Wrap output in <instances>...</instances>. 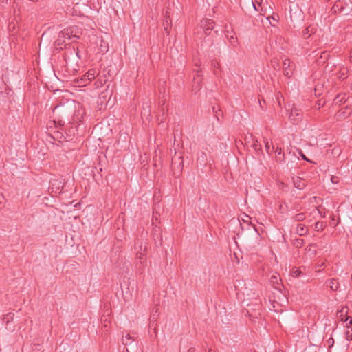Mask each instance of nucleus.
Here are the masks:
<instances>
[{
	"mask_svg": "<svg viewBox=\"0 0 352 352\" xmlns=\"http://www.w3.org/2000/svg\"><path fill=\"white\" fill-rule=\"evenodd\" d=\"M76 28L71 26L63 29L58 35L56 40L54 41V47L60 51L65 49L70 43H65L67 40H75L79 38V36L76 34Z\"/></svg>",
	"mask_w": 352,
	"mask_h": 352,
	"instance_id": "obj_1",
	"label": "nucleus"
},
{
	"mask_svg": "<svg viewBox=\"0 0 352 352\" xmlns=\"http://www.w3.org/2000/svg\"><path fill=\"white\" fill-rule=\"evenodd\" d=\"M64 59L67 65L69 63L76 65L80 60L78 48H76L73 45H69L66 47Z\"/></svg>",
	"mask_w": 352,
	"mask_h": 352,
	"instance_id": "obj_2",
	"label": "nucleus"
},
{
	"mask_svg": "<svg viewBox=\"0 0 352 352\" xmlns=\"http://www.w3.org/2000/svg\"><path fill=\"white\" fill-rule=\"evenodd\" d=\"M300 159L297 157L295 153H288V157H285V160L283 162L285 163V166L287 170L292 171L298 168V164Z\"/></svg>",
	"mask_w": 352,
	"mask_h": 352,
	"instance_id": "obj_3",
	"label": "nucleus"
},
{
	"mask_svg": "<svg viewBox=\"0 0 352 352\" xmlns=\"http://www.w3.org/2000/svg\"><path fill=\"white\" fill-rule=\"evenodd\" d=\"M303 113L300 109L294 108L292 109L289 119L294 124H298L302 120Z\"/></svg>",
	"mask_w": 352,
	"mask_h": 352,
	"instance_id": "obj_4",
	"label": "nucleus"
},
{
	"mask_svg": "<svg viewBox=\"0 0 352 352\" xmlns=\"http://www.w3.org/2000/svg\"><path fill=\"white\" fill-rule=\"evenodd\" d=\"M63 188L61 181L58 179H52L50 182L49 192L52 195L53 193H60Z\"/></svg>",
	"mask_w": 352,
	"mask_h": 352,
	"instance_id": "obj_5",
	"label": "nucleus"
},
{
	"mask_svg": "<svg viewBox=\"0 0 352 352\" xmlns=\"http://www.w3.org/2000/svg\"><path fill=\"white\" fill-rule=\"evenodd\" d=\"M352 113V109L346 106L344 108L340 109L336 114L335 115V118L337 121H341L347 118Z\"/></svg>",
	"mask_w": 352,
	"mask_h": 352,
	"instance_id": "obj_6",
	"label": "nucleus"
},
{
	"mask_svg": "<svg viewBox=\"0 0 352 352\" xmlns=\"http://www.w3.org/2000/svg\"><path fill=\"white\" fill-rule=\"evenodd\" d=\"M201 27L206 34H210V31L214 28V21L212 19H206L201 21Z\"/></svg>",
	"mask_w": 352,
	"mask_h": 352,
	"instance_id": "obj_7",
	"label": "nucleus"
},
{
	"mask_svg": "<svg viewBox=\"0 0 352 352\" xmlns=\"http://www.w3.org/2000/svg\"><path fill=\"white\" fill-rule=\"evenodd\" d=\"M346 3L342 1L337 0L331 8L332 13H342L344 12Z\"/></svg>",
	"mask_w": 352,
	"mask_h": 352,
	"instance_id": "obj_8",
	"label": "nucleus"
},
{
	"mask_svg": "<svg viewBox=\"0 0 352 352\" xmlns=\"http://www.w3.org/2000/svg\"><path fill=\"white\" fill-rule=\"evenodd\" d=\"M283 74L285 76L290 77L292 74V66L291 65L290 60L288 58H286L283 62Z\"/></svg>",
	"mask_w": 352,
	"mask_h": 352,
	"instance_id": "obj_9",
	"label": "nucleus"
},
{
	"mask_svg": "<svg viewBox=\"0 0 352 352\" xmlns=\"http://www.w3.org/2000/svg\"><path fill=\"white\" fill-rule=\"evenodd\" d=\"M135 250H136V252L138 251L139 252H147V243L146 241H144L142 239H138L135 241Z\"/></svg>",
	"mask_w": 352,
	"mask_h": 352,
	"instance_id": "obj_10",
	"label": "nucleus"
},
{
	"mask_svg": "<svg viewBox=\"0 0 352 352\" xmlns=\"http://www.w3.org/2000/svg\"><path fill=\"white\" fill-rule=\"evenodd\" d=\"M327 287H329L332 291H337L340 287L339 283L336 278L328 279L325 282Z\"/></svg>",
	"mask_w": 352,
	"mask_h": 352,
	"instance_id": "obj_11",
	"label": "nucleus"
},
{
	"mask_svg": "<svg viewBox=\"0 0 352 352\" xmlns=\"http://www.w3.org/2000/svg\"><path fill=\"white\" fill-rule=\"evenodd\" d=\"M96 71L95 69H89L81 78V80L86 83L87 81H90L96 77Z\"/></svg>",
	"mask_w": 352,
	"mask_h": 352,
	"instance_id": "obj_12",
	"label": "nucleus"
},
{
	"mask_svg": "<svg viewBox=\"0 0 352 352\" xmlns=\"http://www.w3.org/2000/svg\"><path fill=\"white\" fill-rule=\"evenodd\" d=\"M274 151L276 153V160L277 162L282 163L285 160V153L282 151L280 148L276 147Z\"/></svg>",
	"mask_w": 352,
	"mask_h": 352,
	"instance_id": "obj_13",
	"label": "nucleus"
},
{
	"mask_svg": "<svg viewBox=\"0 0 352 352\" xmlns=\"http://www.w3.org/2000/svg\"><path fill=\"white\" fill-rule=\"evenodd\" d=\"M293 182L294 187L298 189H303L306 186L303 179L300 177H293Z\"/></svg>",
	"mask_w": 352,
	"mask_h": 352,
	"instance_id": "obj_14",
	"label": "nucleus"
},
{
	"mask_svg": "<svg viewBox=\"0 0 352 352\" xmlns=\"http://www.w3.org/2000/svg\"><path fill=\"white\" fill-rule=\"evenodd\" d=\"M77 130L78 129L76 126H70L65 133L67 135L65 139L67 138V140H72L76 134Z\"/></svg>",
	"mask_w": 352,
	"mask_h": 352,
	"instance_id": "obj_15",
	"label": "nucleus"
},
{
	"mask_svg": "<svg viewBox=\"0 0 352 352\" xmlns=\"http://www.w3.org/2000/svg\"><path fill=\"white\" fill-rule=\"evenodd\" d=\"M159 316V308L157 307H153L150 316V323L152 324V326H153L155 322L157 321Z\"/></svg>",
	"mask_w": 352,
	"mask_h": 352,
	"instance_id": "obj_16",
	"label": "nucleus"
},
{
	"mask_svg": "<svg viewBox=\"0 0 352 352\" xmlns=\"http://www.w3.org/2000/svg\"><path fill=\"white\" fill-rule=\"evenodd\" d=\"M296 232L300 236H305L308 233V228L304 224H298Z\"/></svg>",
	"mask_w": 352,
	"mask_h": 352,
	"instance_id": "obj_17",
	"label": "nucleus"
},
{
	"mask_svg": "<svg viewBox=\"0 0 352 352\" xmlns=\"http://www.w3.org/2000/svg\"><path fill=\"white\" fill-rule=\"evenodd\" d=\"M171 23H172V21H171L170 18L168 16H166L164 20V22H163V25H164V31L166 32V33L167 34H169L170 30L171 28Z\"/></svg>",
	"mask_w": 352,
	"mask_h": 352,
	"instance_id": "obj_18",
	"label": "nucleus"
},
{
	"mask_svg": "<svg viewBox=\"0 0 352 352\" xmlns=\"http://www.w3.org/2000/svg\"><path fill=\"white\" fill-rule=\"evenodd\" d=\"M201 80L202 75L198 73L193 78V86L195 89H199L201 88Z\"/></svg>",
	"mask_w": 352,
	"mask_h": 352,
	"instance_id": "obj_19",
	"label": "nucleus"
},
{
	"mask_svg": "<svg viewBox=\"0 0 352 352\" xmlns=\"http://www.w3.org/2000/svg\"><path fill=\"white\" fill-rule=\"evenodd\" d=\"M329 58V54L327 52H322L320 57L317 59L318 64L324 63Z\"/></svg>",
	"mask_w": 352,
	"mask_h": 352,
	"instance_id": "obj_20",
	"label": "nucleus"
},
{
	"mask_svg": "<svg viewBox=\"0 0 352 352\" xmlns=\"http://www.w3.org/2000/svg\"><path fill=\"white\" fill-rule=\"evenodd\" d=\"M346 100V94H338L337 96L334 98L333 102L335 104H341L344 102H345Z\"/></svg>",
	"mask_w": 352,
	"mask_h": 352,
	"instance_id": "obj_21",
	"label": "nucleus"
},
{
	"mask_svg": "<svg viewBox=\"0 0 352 352\" xmlns=\"http://www.w3.org/2000/svg\"><path fill=\"white\" fill-rule=\"evenodd\" d=\"M314 28L311 26H309L306 28L303 32L302 34L305 38H307L310 36V35L314 32Z\"/></svg>",
	"mask_w": 352,
	"mask_h": 352,
	"instance_id": "obj_22",
	"label": "nucleus"
},
{
	"mask_svg": "<svg viewBox=\"0 0 352 352\" xmlns=\"http://www.w3.org/2000/svg\"><path fill=\"white\" fill-rule=\"evenodd\" d=\"M292 244L298 248H301L304 245V240L300 238H296L292 240Z\"/></svg>",
	"mask_w": 352,
	"mask_h": 352,
	"instance_id": "obj_23",
	"label": "nucleus"
},
{
	"mask_svg": "<svg viewBox=\"0 0 352 352\" xmlns=\"http://www.w3.org/2000/svg\"><path fill=\"white\" fill-rule=\"evenodd\" d=\"M306 217V215L305 213H298L296 215H294L293 217H292V219L294 221H296V222H300V221H302Z\"/></svg>",
	"mask_w": 352,
	"mask_h": 352,
	"instance_id": "obj_24",
	"label": "nucleus"
},
{
	"mask_svg": "<svg viewBox=\"0 0 352 352\" xmlns=\"http://www.w3.org/2000/svg\"><path fill=\"white\" fill-rule=\"evenodd\" d=\"M146 252H139L138 251L136 252V255H137V257L140 260V262L141 263H143L146 261Z\"/></svg>",
	"mask_w": 352,
	"mask_h": 352,
	"instance_id": "obj_25",
	"label": "nucleus"
},
{
	"mask_svg": "<svg viewBox=\"0 0 352 352\" xmlns=\"http://www.w3.org/2000/svg\"><path fill=\"white\" fill-rule=\"evenodd\" d=\"M134 341V338H133L129 334H127L125 338H122V344L125 346L130 345Z\"/></svg>",
	"mask_w": 352,
	"mask_h": 352,
	"instance_id": "obj_26",
	"label": "nucleus"
},
{
	"mask_svg": "<svg viewBox=\"0 0 352 352\" xmlns=\"http://www.w3.org/2000/svg\"><path fill=\"white\" fill-rule=\"evenodd\" d=\"M83 113L84 111L82 110H78L74 114V118H73L74 122H80L81 120L78 117L80 116V118H82Z\"/></svg>",
	"mask_w": 352,
	"mask_h": 352,
	"instance_id": "obj_27",
	"label": "nucleus"
},
{
	"mask_svg": "<svg viewBox=\"0 0 352 352\" xmlns=\"http://www.w3.org/2000/svg\"><path fill=\"white\" fill-rule=\"evenodd\" d=\"M326 227L325 223L322 221H318L315 223V230L316 231H322Z\"/></svg>",
	"mask_w": 352,
	"mask_h": 352,
	"instance_id": "obj_28",
	"label": "nucleus"
},
{
	"mask_svg": "<svg viewBox=\"0 0 352 352\" xmlns=\"http://www.w3.org/2000/svg\"><path fill=\"white\" fill-rule=\"evenodd\" d=\"M342 321L346 323L347 328L352 325V318L350 316H346L344 319L342 318Z\"/></svg>",
	"mask_w": 352,
	"mask_h": 352,
	"instance_id": "obj_29",
	"label": "nucleus"
},
{
	"mask_svg": "<svg viewBox=\"0 0 352 352\" xmlns=\"http://www.w3.org/2000/svg\"><path fill=\"white\" fill-rule=\"evenodd\" d=\"M265 148L267 153L271 154V152L274 151V146H273L272 149L267 140H265Z\"/></svg>",
	"mask_w": 352,
	"mask_h": 352,
	"instance_id": "obj_30",
	"label": "nucleus"
},
{
	"mask_svg": "<svg viewBox=\"0 0 352 352\" xmlns=\"http://www.w3.org/2000/svg\"><path fill=\"white\" fill-rule=\"evenodd\" d=\"M206 160V153H205L204 152H201V153L199 155L197 160H198V161H200L201 163L205 164Z\"/></svg>",
	"mask_w": 352,
	"mask_h": 352,
	"instance_id": "obj_31",
	"label": "nucleus"
},
{
	"mask_svg": "<svg viewBox=\"0 0 352 352\" xmlns=\"http://www.w3.org/2000/svg\"><path fill=\"white\" fill-rule=\"evenodd\" d=\"M161 111H162V114L159 115L158 120H160L162 122H163L164 121V120L166 119L165 109L164 107H162Z\"/></svg>",
	"mask_w": 352,
	"mask_h": 352,
	"instance_id": "obj_32",
	"label": "nucleus"
},
{
	"mask_svg": "<svg viewBox=\"0 0 352 352\" xmlns=\"http://www.w3.org/2000/svg\"><path fill=\"white\" fill-rule=\"evenodd\" d=\"M298 154L300 155V156L301 157V158L305 160V161H307V162H312L310 160H309L306 155L303 153V152L302 151V150L300 149H298Z\"/></svg>",
	"mask_w": 352,
	"mask_h": 352,
	"instance_id": "obj_33",
	"label": "nucleus"
},
{
	"mask_svg": "<svg viewBox=\"0 0 352 352\" xmlns=\"http://www.w3.org/2000/svg\"><path fill=\"white\" fill-rule=\"evenodd\" d=\"M179 165L177 166V168L182 171V169H183V167H184V161H183V157L182 156H179Z\"/></svg>",
	"mask_w": 352,
	"mask_h": 352,
	"instance_id": "obj_34",
	"label": "nucleus"
},
{
	"mask_svg": "<svg viewBox=\"0 0 352 352\" xmlns=\"http://www.w3.org/2000/svg\"><path fill=\"white\" fill-rule=\"evenodd\" d=\"M346 314V311L344 313V309H341L338 312V318H340L341 320L342 318L344 319L347 316Z\"/></svg>",
	"mask_w": 352,
	"mask_h": 352,
	"instance_id": "obj_35",
	"label": "nucleus"
},
{
	"mask_svg": "<svg viewBox=\"0 0 352 352\" xmlns=\"http://www.w3.org/2000/svg\"><path fill=\"white\" fill-rule=\"evenodd\" d=\"M301 273L302 272L300 270L296 269L292 271V276L297 278L300 276Z\"/></svg>",
	"mask_w": 352,
	"mask_h": 352,
	"instance_id": "obj_36",
	"label": "nucleus"
},
{
	"mask_svg": "<svg viewBox=\"0 0 352 352\" xmlns=\"http://www.w3.org/2000/svg\"><path fill=\"white\" fill-rule=\"evenodd\" d=\"M338 223H339V222L336 221V219H335L334 217H331V221H330V222H329V225H330L331 227H333V228H336V227L338 226Z\"/></svg>",
	"mask_w": 352,
	"mask_h": 352,
	"instance_id": "obj_37",
	"label": "nucleus"
},
{
	"mask_svg": "<svg viewBox=\"0 0 352 352\" xmlns=\"http://www.w3.org/2000/svg\"><path fill=\"white\" fill-rule=\"evenodd\" d=\"M5 197L3 194L0 193V208L5 207Z\"/></svg>",
	"mask_w": 352,
	"mask_h": 352,
	"instance_id": "obj_38",
	"label": "nucleus"
},
{
	"mask_svg": "<svg viewBox=\"0 0 352 352\" xmlns=\"http://www.w3.org/2000/svg\"><path fill=\"white\" fill-rule=\"evenodd\" d=\"M278 16L276 15V17L274 16V15H272L270 17H267L266 19L268 20V21H270V19H272L273 21L277 22L278 21V19L276 18H278ZM270 23H271L272 25L274 26L275 24H273L271 21H270Z\"/></svg>",
	"mask_w": 352,
	"mask_h": 352,
	"instance_id": "obj_39",
	"label": "nucleus"
},
{
	"mask_svg": "<svg viewBox=\"0 0 352 352\" xmlns=\"http://www.w3.org/2000/svg\"><path fill=\"white\" fill-rule=\"evenodd\" d=\"M311 247H316V245L315 244H310L307 248H306V250L307 251H311Z\"/></svg>",
	"mask_w": 352,
	"mask_h": 352,
	"instance_id": "obj_40",
	"label": "nucleus"
},
{
	"mask_svg": "<svg viewBox=\"0 0 352 352\" xmlns=\"http://www.w3.org/2000/svg\"><path fill=\"white\" fill-rule=\"evenodd\" d=\"M58 123L60 126H64L65 122L61 120H58Z\"/></svg>",
	"mask_w": 352,
	"mask_h": 352,
	"instance_id": "obj_41",
	"label": "nucleus"
},
{
	"mask_svg": "<svg viewBox=\"0 0 352 352\" xmlns=\"http://www.w3.org/2000/svg\"><path fill=\"white\" fill-rule=\"evenodd\" d=\"M175 164H176L175 159H173L172 160V166H173L174 168H175Z\"/></svg>",
	"mask_w": 352,
	"mask_h": 352,
	"instance_id": "obj_42",
	"label": "nucleus"
},
{
	"mask_svg": "<svg viewBox=\"0 0 352 352\" xmlns=\"http://www.w3.org/2000/svg\"><path fill=\"white\" fill-rule=\"evenodd\" d=\"M188 352H195V349L193 347H191L188 349Z\"/></svg>",
	"mask_w": 352,
	"mask_h": 352,
	"instance_id": "obj_43",
	"label": "nucleus"
},
{
	"mask_svg": "<svg viewBox=\"0 0 352 352\" xmlns=\"http://www.w3.org/2000/svg\"><path fill=\"white\" fill-rule=\"evenodd\" d=\"M252 6L254 7V9L256 11H257L258 10H257V8H256V6H255V3H254V1H252Z\"/></svg>",
	"mask_w": 352,
	"mask_h": 352,
	"instance_id": "obj_44",
	"label": "nucleus"
},
{
	"mask_svg": "<svg viewBox=\"0 0 352 352\" xmlns=\"http://www.w3.org/2000/svg\"><path fill=\"white\" fill-rule=\"evenodd\" d=\"M258 142L256 141V143L254 142V144H253V146L254 147V148L256 150L257 149V146H258V144H257Z\"/></svg>",
	"mask_w": 352,
	"mask_h": 352,
	"instance_id": "obj_45",
	"label": "nucleus"
},
{
	"mask_svg": "<svg viewBox=\"0 0 352 352\" xmlns=\"http://www.w3.org/2000/svg\"><path fill=\"white\" fill-rule=\"evenodd\" d=\"M332 342L333 343V339L332 338H329L328 342L330 344Z\"/></svg>",
	"mask_w": 352,
	"mask_h": 352,
	"instance_id": "obj_46",
	"label": "nucleus"
},
{
	"mask_svg": "<svg viewBox=\"0 0 352 352\" xmlns=\"http://www.w3.org/2000/svg\"><path fill=\"white\" fill-rule=\"evenodd\" d=\"M253 228L254 230L257 232V234H259L255 225H253Z\"/></svg>",
	"mask_w": 352,
	"mask_h": 352,
	"instance_id": "obj_47",
	"label": "nucleus"
},
{
	"mask_svg": "<svg viewBox=\"0 0 352 352\" xmlns=\"http://www.w3.org/2000/svg\"><path fill=\"white\" fill-rule=\"evenodd\" d=\"M123 352H129L128 348L124 347V350H123Z\"/></svg>",
	"mask_w": 352,
	"mask_h": 352,
	"instance_id": "obj_48",
	"label": "nucleus"
},
{
	"mask_svg": "<svg viewBox=\"0 0 352 352\" xmlns=\"http://www.w3.org/2000/svg\"><path fill=\"white\" fill-rule=\"evenodd\" d=\"M332 183H334L336 182V179H333V177L331 178Z\"/></svg>",
	"mask_w": 352,
	"mask_h": 352,
	"instance_id": "obj_49",
	"label": "nucleus"
},
{
	"mask_svg": "<svg viewBox=\"0 0 352 352\" xmlns=\"http://www.w3.org/2000/svg\"><path fill=\"white\" fill-rule=\"evenodd\" d=\"M332 183H334L336 182V179H333V177L331 178Z\"/></svg>",
	"mask_w": 352,
	"mask_h": 352,
	"instance_id": "obj_50",
	"label": "nucleus"
},
{
	"mask_svg": "<svg viewBox=\"0 0 352 352\" xmlns=\"http://www.w3.org/2000/svg\"><path fill=\"white\" fill-rule=\"evenodd\" d=\"M208 352H215V351H214L211 349H210Z\"/></svg>",
	"mask_w": 352,
	"mask_h": 352,
	"instance_id": "obj_51",
	"label": "nucleus"
},
{
	"mask_svg": "<svg viewBox=\"0 0 352 352\" xmlns=\"http://www.w3.org/2000/svg\"><path fill=\"white\" fill-rule=\"evenodd\" d=\"M45 33H43V35H42L41 38H43L45 36Z\"/></svg>",
	"mask_w": 352,
	"mask_h": 352,
	"instance_id": "obj_52",
	"label": "nucleus"
},
{
	"mask_svg": "<svg viewBox=\"0 0 352 352\" xmlns=\"http://www.w3.org/2000/svg\"><path fill=\"white\" fill-rule=\"evenodd\" d=\"M162 106H164V102L162 101Z\"/></svg>",
	"mask_w": 352,
	"mask_h": 352,
	"instance_id": "obj_53",
	"label": "nucleus"
},
{
	"mask_svg": "<svg viewBox=\"0 0 352 352\" xmlns=\"http://www.w3.org/2000/svg\"><path fill=\"white\" fill-rule=\"evenodd\" d=\"M261 1H262V0H261Z\"/></svg>",
	"mask_w": 352,
	"mask_h": 352,
	"instance_id": "obj_54",
	"label": "nucleus"
}]
</instances>
